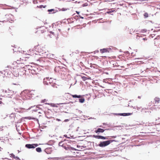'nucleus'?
Returning a JSON list of instances; mask_svg holds the SVG:
<instances>
[{"label":"nucleus","instance_id":"25","mask_svg":"<svg viewBox=\"0 0 160 160\" xmlns=\"http://www.w3.org/2000/svg\"><path fill=\"white\" fill-rule=\"evenodd\" d=\"M57 120L58 121H61V120L60 119H58V118L57 119Z\"/></svg>","mask_w":160,"mask_h":160},{"label":"nucleus","instance_id":"15","mask_svg":"<svg viewBox=\"0 0 160 160\" xmlns=\"http://www.w3.org/2000/svg\"><path fill=\"white\" fill-rule=\"evenodd\" d=\"M79 101L80 103H83L85 102V99L84 98H80L79 99Z\"/></svg>","mask_w":160,"mask_h":160},{"label":"nucleus","instance_id":"14","mask_svg":"<svg viewBox=\"0 0 160 160\" xmlns=\"http://www.w3.org/2000/svg\"><path fill=\"white\" fill-rule=\"evenodd\" d=\"M132 114V113H121V115L123 116H128V115H129Z\"/></svg>","mask_w":160,"mask_h":160},{"label":"nucleus","instance_id":"28","mask_svg":"<svg viewBox=\"0 0 160 160\" xmlns=\"http://www.w3.org/2000/svg\"><path fill=\"white\" fill-rule=\"evenodd\" d=\"M143 39L144 40H147V38H143Z\"/></svg>","mask_w":160,"mask_h":160},{"label":"nucleus","instance_id":"12","mask_svg":"<svg viewBox=\"0 0 160 160\" xmlns=\"http://www.w3.org/2000/svg\"><path fill=\"white\" fill-rule=\"evenodd\" d=\"M100 52L102 53H104V52H109V51H108V49H107V48H103L102 49H101L100 50Z\"/></svg>","mask_w":160,"mask_h":160},{"label":"nucleus","instance_id":"4","mask_svg":"<svg viewBox=\"0 0 160 160\" xmlns=\"http://www.w3.org/2000/svg\"><path fill=\"white\" fill-rule=\"evenodd\" d=\"M59 145L62 146L66 150H70L71 148H69V146L66 144V143H63L62 141H61L59 142Z\"/></svg>","mask_w":160,"mask_h":160},{"label":"nucleus","instance_id":"10","mask_svg":"<svg viewBox=\"0 0 160 160\" xmlns=\"http://www.w3.org/2000/svg\"><path fill=\"white\" fill-rule=\"evenodd\" d=\"M155 127V125H152L151 124H149L148 126H147V128L148 129H150V131H151L154 128V127Z\"/></svg>","mask_w":160,"mask_h":160},{"label":"nucleus","instance_id":"5","mask_svg":"<svg viewBox=\"0 0 160 160\" xmlns=\"http://www.w3.org/2000/svg\"><path fill=\"white\" fill-rule=\"evenodd\" d=\"M38 146V144H27L25 145L26 147L29 149L34 148Z\"/></svg>","mask_w":160,"mask_h":160},{"label":"nucleus","instance_id":"33","mask_svg":"<svg viewBox=\"0 0 160 160\" xmlns=\"http://www.w3.org/2000/svg\"><path fill=\"white\" fill-rule=\"evenodd\" d=\"M2 103V102L0 101V104Z\"/></svg>","mask_w":160,"mask_h":160},{"label":"nucleus","instance_id":"19","mask_svg":"<svg viewBox=\"0 0 160 160\" xmlns=\"http://www.w3.org/2000/svg\"><path fill=\"white\" fill-rule=\"evenodd\" d=\"M54 11V9H48V11L49 12H51Z\"/></svg>","mask_w":160,"mask_h":160},{"label":"nucleus","instance_id":"21","mask_svg":"<svg viewBox=\"0 0 160 160\" xmlns=\"http://www.w3.org/2000/svg\"><path fill=\"white\" fill-rule=\"evenodd\" d=\"M114 11V10H113V11L112 10V11H110L107 12L108 13H110L111 12H113Z\"/></svg>","mask_w":160,"mask_h":160},{"label":"nucleus","instance_id":"8","mask_svg":"<svg viewBox=\"0 0 160 160\" xmlns=\"http://www.w3.org/2000/svg\"><path fill=\"white\" fill-rule=\"evenodd\" d=\"M160 102V99L158 98L155 97L153 101V103L155 104V106H157V105Z\"/></svg>","mask_w":160,"mask_h":160},{"label":"nucleus","instance_id":"23","mask_svg":"<svg viewBox=\"0 0 160 160\" xmlns=\"http://www.w3.org/2000/svg\"><path fill=\"white\" fill-rule=\"evenodd\" d=\"M28 118L29 119H34L35 118H31L30 117H28Z\"/></svg>","mask_w":160,"mask_h":160},{"label":"nucleus","instance_id":"34","mask_svg":"<svg viewBox=\"0 0 160 160\" xmlns=\"http://www.w3.org/2000/svg\"><path fill=\"white\" fill-rule=\"evenodd\" d=\"M46 79H49V78H46Z\"/></svg>","mask_w":160,"mask_h":160},{"label":"nucleus","instance_id":"32","mask_svg":"<svg viewBox=\"0 0 160 160\" xmlns=\"http://www.w3.org/2000/svg\"><path fill=\"white\" fill-rule=\"evenodd\" d=\"M68 121V119H65L64 121L65 122H66V121Z\"/></svg>","mask_w":160,"mask_h":160},{"label":"nucleus","instance_id":"1","mask_svg":"<svg viewBox=\"0 0 160 160\" xmlns=\"http://www.w3.org/2000/svg\"><path fill=\"white\" fill-rule=\"evenodd\" d=\"M31 109L32 113L36 112L39 109H41L42 112H45L46 110V108L44 107V106L41 105H38L37 106H31L28 108V110Z\"/></svg>","mask_w":160,"mask_h":160},{"label":"nucleus","instance_id":"20","mask_svg":"<svg viewBox=\"0 0 160 160\" xmlns=\"http://www.w3.org/2000/svg\"><path fill=\"white\" fill-rule=\"evenodd\" d=\"M34 72H35V71L34 70H31V73H32V74H34Z\"/></svg>","mask_w":160,"mask_h":160},{"label":"nucleus","instance_id":"31","mask_svg":"<svg viewBox=\"0 0 160 160\" xmlns=\"http://www.w3.org/2000/svg\"><path fill=\"white\" fill-rule=\"evenodd\" d=\"M64 136L65 137H67V135H64Z\"/></svg>","mask_w":160,"mask_h":160},{"label":"nucleus","instance_id":"22","mask_svg":"<svg viewBox=\"0 0 160 160\" xmlns=\"http://www.w3.org/2000/svg\"><path fill=\"white\" fill-rule=\"evenodd\" d=\"M46 100L45 99H44V100H42L41 101L42 102H46Z\"/></svg>","mask_w":160,"mask_h":160},{"label":"nucleus","instance_id":"6","mask_svg":"<svg viewBox=\"0 0 160 160\" xmlns=\"http://www.w3.org/2000/svg\"><path fill=\"white\" fill-rule=\"evenodd\" d=\"M93 137L97 139H108V137H104L101 136L95 135H93Z\"/></svg>","mask_w":160,"mask_h":160},{"label":"nucleus","instance_id":"16","mask_svg":"<svg viewBox=\"0 0 160 160\" xmlns=\"http://www.w3.org/2000/svg\"><path fill=\"white\" fill-rule=\"evenodd\" d=\"M36 151L37 152H41V151H42V150H41V148L39 147L37 148H36Z\"/></svg>","mask_w":160,"mask_h":160},{"label":"nucleus","instance_id":"11","mask_svg":"<svg viewBox=\"0 0 160 160\" xmlns=\"http://www.w3.org/2000/svg\"><path fill=\"white\" fill-rule=\"evenodd\" d=\"M104 131V130L103 129L99 128L97 130H95V132L96 133L98 132H103Z\"/></svg>","mask_w":160,"mask_h":160},{"label":"nucleus","instance_id":"17","mask_svg":"<svg viewBox=\"0 0 160 160\" xmlns=\"http://www.w3.org/2000/svg\"><path fill=\"white\" fill-rule=\"evenodd\" d=\"M82 78L83 81H85V80H87L88 79V78L87 77H84V76L82 77Z\"/></svg>","mask_w":160,"mask_h":160},{"label":"nucleus","instance_id":"3","mask_svg":"<svg viewBox=\"0 0 160 160\" xmlns=\"http://www.w3.org/2000/svg\"><path fill=\"white\" fill-rule=\"evenodd\" d=\"M45 31L44 28L43 27L37 28L36 30L35 33H37L38 34L40 35L41 34L44 33Z\"/></svg>","mask_w":160,"mask_h":160},{"label":"nucleus","instance_id":"27","mask_svg":"<svg viewBox=\"0 0 160 160\" xmlns=\"http://www.w3.org/2000/svg\"><path fill=\"white\" fill-rule=\"evenodd\" d=\"M112 138H116V136H112Z\"/></svg>","mask_w":160,"mask_h":160},{"label":"nucleus","instance_id":"29","mask_svg":"<svg viewBox=\"0 0 160 160\" xmlns=\"http://www.w3.org/2000/svg\"><path fill=\"white\" fill-rule=\"evenodd\" d=\"M59 104H66V103H60Z\"/></svg>","mask_w":160,"mask_h":160},{"label":"nucleus","instance_id":"7","mask_svg":"<svg viewBox=\"0 0 160 160\" xmlns=\"http://www.w3.org/2000/svg\"><path fill=\"white\" fill-rule=\"evenodd\" d=\"M38 52H42L45 51V48L41 46L38 45L37 46Z\"/></svg>","mask_w":160,"mask_h":160},{"label":"nucleus","instance_id":"35","mask_svg":"<svg viewBox=\"0 0 160 160\" xmlns=\"http://www.w3.org/2000/svg\"><path fill=\"white\" fill-rule=\"evenodd\" d=\"M50 79L51 80V79H52V78H50Z\"/></svg>","mask_w":160,"mask_h":160},{"label":"nucleus","instance_id":"36","mask_svg":"<svg viewBox=\"0 0 160 160\" xmlns=\"http://www.w3.org/2000/svg\"><path fill=\"white\" fill-rule=\"evenodd\" d=\"M38 113H41V112H39Z\"/></svg>","mask_w":160,"mask_h":160},{"label":"nucleus","instance_id":"9","mask_svg":"<svg viewBox=\"0 0 160 160\" xmlns=\"http://www.w3.org/2000/svg\"><path fill=\"white\" fill-rule=\"evenodd\" d=\"M141 112L142 114H145V113H151V111H149V109L148 108H143L142 109V110L141 111Z\"/></svg>","mask_w":160,"mask_h":160},{"label":"nucleus","instance_id":"13","mask_svg":"<svg viewBox=\"0 0 160 160\" xmlns=\"http://www.w3.org/2000/svg\"><path fill=\"white\" fill-rule=\"evenodd\" d=\"M73 98H81L82 97V96L81 95H72L71 94H70Z\"/></svg>","mask_w":160,"mask_h":160},{"label":"nucleus","instance_id":"24","mask_svg":"<svg viewBox=\"0 0 160 160\" xmlns=\"http://www.w3.org/2000/svg\"><path fill=\"white\" fill-rule=\"evenodd\" d=\"M137 37H139V38L141 37H142V36L141 35H138L137 36Z\"/></svg>","mask_w":160,"mask_h":160},{"label":"nucleus","instance_id":"2","mask_svg":"<svg viewBox=\"0 0 160 160\" xmlns=\"http://www.w3.org/2000/svg\"><path fill=\"white\" fill-rule=\"evenodd\" d=\"M113 140H109L107 141L101 142L99 144V146L101 147H103L109 145Z\"/></svg>","mask_w":160,"mask_h":160},{"label":"nucleus","instance_id":"26","mask_svg":"<svg viewBox=\"0 0 160 160\" xmlns=\"http://www.w3.org/2000/svg\"><path fill=\"white\" fill-rule=\"evenodd\" d=\"M28 59V58H25V60H27Z\"/></svg>","mask_w":160,"mask_h":160},{"label":"nucleus","instance_id":"18","mask_svg":"<svg viewBox=\"0 0 160 160\" xmlns=\"http://www.w3.org/2000/svg\"><path fill=\"white\" fill-rule=\"evenodd\" d=\"M144 16L145 17L147 18L148 17V14L147 13H145L144 14Z\"/></svg>","mask_w":160,"mask_h":160},{"label":"nucleus","instance_id":"30","mask_svg":"<svg viewBox=\"0 0 160 160\" xmlns=\"http://www.w3.org/2000/svg\"><path fill=\"white\" fill-rule=\"evenodd\" d=\"M48 80V81H49V83H51V82L50 81V79H49V80Z\"/></svg>","mask_w":160,"mask_h":160}]
</instances>
